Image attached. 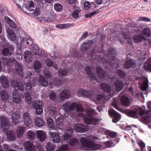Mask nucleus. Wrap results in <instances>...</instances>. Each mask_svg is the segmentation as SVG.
Instances as JSON below:
<instances>
[{"label":"nucleus","instance_id":"obj_2","mask_svg":"<svg viewBox=\"0 0 151 151\" xmlns=\"http://www.w3.org/2000/svg\"><path fill=\"white\" fill-rule=\"evenodd\" d=\"M99 139L96 136H91L89 137H82L79 139V141L83 146V150L86 151H95L100 149H104L106 148L113 147L119 142V141H107L104 142L105 147L102 146L99 143L95 142L96 140Z\"/></svg>","mask_w":151,"mask_h":151},{"label":"nucleus","instance_id":"obj_25","mask_svg":"<svg viewBox=\"0 0 151 151\" xmlns=\"http://www.w3.org/2000/svg\"><path fill=\"white\" fill-rule=\"evenodd\" d=\"M24 58L26 62L30 63L32 61V55L31 52L29 51H27L24 52Z\"/></svg>","mask_w":151,"mask_h":151},{"label":"nucleus","instance_id":"obj_29","mask_svg":"<svg viewBox=\"0 0 151 151\" xmlns=\"http://www.w3.org/2000/svg\"><path fill=\"white\" fill-rule=\"evenodd\" d=\"M121 104L125 107H128L130 104V101L128 97L123 96L119 98Z\"/></svg>","mask_w":151,"mask_h":151},{"label":"nucleus","instance_id":"obj_5","mask_svg":"<svg viewBox=\"0 0 151 151\" xmlns=\"http://www.w3.org/2000/svg\"><path fill=\"white\" fill-rule=\"evenodd\" d=\"M0 118L1 128L4 132L6 133L7 138L9 141H14L15 139V133L13 131H8L10 123L7 121L4 116H0Z\"/></svg>","mask_w":151,"mask_h":151},{"label":"nucleus","instance_id":"obj_54","mask_svg":"<svg viewBox=\"0 0 151 151\" xmlns=\"http://www.w3.org/2000/svg\"><path fill=\"white\" fill-rule=\"evenodd\" d=\"M2 54L3 55L6 56L9 55H11L12 52H10L8 49L5 48L2 50Z\"/></svg>","mask_w":151,"mask_h":151},{"label":"nucleus","instance_id":"obj_13","mask_svg":"<svg viewBox=\"0 0 151 151\" xmlns=\"http://www.w3.org/2000/svg\"><path fill=\"white\" fill-rule=\"evenodd\" d=\"M50 136V139L54 143L61 142L63 140H61V137L59 136L58 133L56 132H49Z\"/></svg>","mask_w":151,"mask_h":151},{"label":"nucleus","instance_id":"obj_53","mask_svg":"<svg viewBox=\"0 0 151 151\" xmlns=\"http://www.w3.org/2000/svg\"><path fill=\"white\" fill-rule=\"evenodd\" d=\"M48 110L49 113L51 116H54L55 115L56 112V108L50 107L48 108Z\"/></svg>","mask_w":151,"mask_h":151},{"label":"nucleus","instance_id":"obj_52","mask_svg":"<svg viewBox=\"0 0 151 151\" xmlns=\"http://www.w3.org/2000/svg\"><path fill=\"white\" fill-rule=\"evenodd\" d=\"M142 33L145 35L147 37H150V31L148 28H145L144 29L142 32Z\"/></svg>","mask_w":151,"mask_h":151},{"label":"nucleus","instance_id":"obj_36","mask_svg":"<svg viewBox=\"0 0 151 151\" xmlns=\"http://www.w3.org/2000/svg\"><path fill=\"white\" fill-rule=\"evenodd\" d=\"M47 123L50 129L55 130L56 129L54 127L55 123L52 119L50 117H48L47 119Z\"/></svg>","mask_w":151,"mask_h":151},{"label":"nucleus","instance_id":"obj_37","mask_svg":"<svg viewBox=\"0 0 151 151\" xmlns=\"http://www.w3.org/2000/svg\"><path fill=\"white\" fill-rule=\"evenodd\" d=\"M0 95L1 99L4 101H6L9 99V95L6 91L5 90H3L1 91Z\"/></svg>","mask_w":151,"mask_h":151},{"label":"nucleus","instance_id":"obj_16","mask_svg":"<svg viewBox=\"0 0 151 151\" xmlns=\"http://www.w3.org/2000/svg\"><path fill=\"white\" fill-rule=\"evenodd\" d=\"M32 82L34 85L39 83H40L44 87H46L48 84L47 81L45 80L43 77L41 76H40L39 81L37 78L35 77L33 79Z\"/></svg>","mask_w":151,"mask_h":151},{"label":"nucleus","instance_id":"obj_33","mask_svg":"<svg viewBox=\"0 0 151 151\" xmlns=\"http://www.w3.org/2000/svg\"><path fill=\"white\" fill-rule=\"evenodd\" d=\"M144 68L146 71L151 72V57L145 63Z\"/></svg>","mask_w":151,"mask_h":151},{"label":"nucleus","instance_id":"obj_43","mask_svg":"<svg viewBox=\"0 0 151 151\" xmlns=\"http://www.w3.org/2000/svg\"><path fill=\"white\" fill-rule=\"evenodd\" d=\"M46 65L49 67L52 66L54 68L58 69L56 64H54L52 60L49 58H47L45 61Z\"/></svg>","mask_w":151,"mask_h":151},{"label":"nucleus","instance_id":"obj_63","mask_svg":"<svg viewBox=\"0 0 151 151\" xmlns=\"http://www.w3.org/2000/svg\"><path fill=\"white\" fill-rule=\"evenodd\" d=\"M68 149V147L67 145H63L59 147L60 151H66Z\"/></svg>","mask_w":151,"mask_h":151},{"label":"nucleus","instance_id":"obj_14","mask_svg":"<svg viewBox=\"0 0 151 151\" xmlns=\"http://www.w3.org/2000/svg\"><path fill=\"white\" fill-rule=\"evenodd\" d=\"M109 113L110 116H114L112 121L114 123H116L119 121L121 118L120 114L114 110L111 109L109 111Z\"/></svg>","mask_w":151,"mask_h":151},{"label":"nucleus","instance_id":"obj_7","mask_svg":"<svg viewBox=\"0 0 151 151\" xmlns=\"http://www.w3.org/2000/svg\"><path fill=\"white\" fill-rule=\"evenodd\" d=\"M4 64L10 65L11 64L15 65V69L17 73L21 77H22L23 75L22 68L21 65L19 63L14 60V58L11 57L9 59L5 60Z\"/></svg>","mask_w":151,"mask_h":151},{"label":"nucleus","instance_id":"obj_35","mask_svg":"<svg viewBox=\"0 0 151 151\" xmlns=\"http://www.w3.org/2000/svg\"><path fill=\"white\" fill-rule=\"evenodd\" d=\"M35 124L37 126L40 127L44 126L45 123L41 118L38 117L35 119Z\"/></svg>","mask_w":151,"mask_h":151},{"label":"nucleus","instance_id":"obj_38","mask_svg":"<svg viewBox=\"0 0 151 151\" xmlns=\"http://www.w3.org/2000/svg\"><path fill=\"white\" fill-rule=\"evenodd\" d=\"M39 48H38V50H35V51H33V52L34 54L35 55H41V56H44L45 57H48L49 56L47 55V53L45 51L43 50H42L40 51V52L39 50Z\"/></svg>","mask_w":151,"mask_h":151},{"label":"nucleus","instance_id":"obj_20","mask_svg":"<svg viewBox=\"0 0 151 151\" xmlns=\"http://www.w3.org/2000/svg\"><path fill=\"white\" fill-rule=\"evenodd\" d=\"M24 145L27 151H36L35 147L32 142L26 141L24 144Z\"/></svg>","mask_w":151,"mask_h":151},{"label":"nucleus","instance_id":"obj_22","mask_svg":"<svg viewBox=\"0 0 151 151\" xmlns=\"http://www.w3.org/2000/svg\"><path fill=\"white\" fill-rule=\"evenodd\" d=\"M23 118L25 126L27 127H29L32 123L31 119L29 114L27 112L24 113L23 114Z\"/></svg>","mask_w":151,"mask_h":151},{"label":"nucleus","instance_id":"obj_46","mask_svg":"<svg viewBox=\"0 0 151 151\" xmlns=\"http://www.w3.org/2000/svg\"><path fill=\"white\" fill-rule=\"evenodd\" d=\"M27 135L28 138L31 140L34 139L35 137V133L31 130H28L27 132Z\"/></svg>","mask_w":151,"mask_h":151},{"label":"nucleus","instance_id":"obj_9","mask_svg":"<svg viewBox=\"0 0 151 151\" xmlns=\"http://www.w3.org/2000/svg\"><path fill=\"white\" fill-rule=\"evenodd\" d=\"M126 32H125L124 30L123 29L122 31V35L123 37H124V38L121 39L120 38V36H118L117 38L119 40L120 42L122 44L124 43V40L125 39L127 40V42L130 45H132V40L131 39L132 36V33L130 32H127V31L126 29L125 30Z\"/></svg>","mask_w":151,"mask_h":151},{"label":"nucleus","instance_id":"obj_11","mask_svg":"<svg viewBox=\"0 0 151 151\" xmlns=\"http://www.w3.org/2000/svg\"><path fill=\"white\" fill-rule=\"evenodd\" d=\"M96 71L98 76L101 81L107 80V78H108V81L111 82L113 81V78L110 77L109 78V76L107 74L105 73L104 71L101 67H97Z\"/></svg>","mask_w":151,"mask_h":151},{"label":"nucleus","instance_id":"obj_23","mask_svg":"<svg viewBox=\"0 0 151 151\" xmlns=\"http://www.w3.org/2000/svg\"><path fill=\"white\" fill-rule=\"evenodd\" d=\"M6 31L7 32L8 38L10 40L14 41L16 40L17 37L13 31L11 29L8 28L6 29Z\"/></svg>","mask_w":151,"mask_h":151},{"label":"nucleus","instance_id":"obj_49","mask_svg":"<svg viewBox=\"0 0 151 151\" xmlns=\"http://www.w3.org/2000/svg\"><path fill=\"white\" fill-rule=\"evenodd\" d=\"M67 74V71H66L65 69H63L62 68H61L60 70L58 72V75L60 77L65 76Z\"/></svg>","mask_w":151,"mask_h":151},{"label":"nucleus","instance_id":"obj_45","mask_svg":"<svg viewBox=\"0 0 151 151\" xmlns=\"http://www.w3.org/2000/svg\"><path fill=\"white\" fill-rule=\"evenodd\" d=\"M56 148L55 146L49 142L47 143L46 147L47 151H54L55 149Z\"/></svg>","mask_w":151,"mask_h":151},{"label":"nucleus","instance_id":"obj_40","mask_svg":"<svg viewBox=\"0 0 151 151\" xmlns=\"http://www.w3.org/2000/svg\"><path fill=\"white\" fill-rule=\"evenodd\" d=\"M145 39L144 37L141 34L135 35L133 37L134 40L135 42H139Z\"/></svg>","mask_w":151,"mask_h":151},{"label":"nucleus","instance_id":"obj_12","mask_svg":"<svg viewBox=\"0 0 151 151\" xmlns=\"http://www.w3.org/2000/svg\"><path fill=\"white\" fill-rule=\"evenodd\" d=\"M41 104V101L40 100H37L33 102V108L35 110V113L37 115H40L43 112L42 107Z\"/></svg>","mask_w":151,"mask_h":151},{"label":"nucleus","instance_id":"obj_31","mask_svg":"<svg viewBox=\"0 0 151 151\" xmlns=\"http://www.w3.org/2000/svg\"><path fill=\"white\" fill-rule=\"evenodd\" d=\"M74 26V24L72 23L59 24L56 25L55 27L58 29H63L68 28Z\"/></svg>","mask_w":151,"mask_h":151},{"label":"nucleus","instance_id":"obj_41","mask_svg":"<svg viewBox=\"0 0 151 151\" xmlns=\"http://www.w3.org/2000/svg\"><path fill=\"white\" fill-rule=\"evenodd\" d=\"M25 131V129L22 127H17V134L18 137H21L23 135Z\"/></svg>","mask_w":151,"mask_h":151},{"label":"nucleus","instance_id":"obj_44","mask_svg":"<svg viewBox=\"0 0 151 151\" xmlns=\"http://www.w3.org/2000/svg\"><path fill=\"white\" fill-rule=\"evenodd\" d=\"M137 53L138 55V56L139 58V60H142L141 61H143L145 58V56H146V53L141 51L140 50H138L137 51Z\"/></svg>","mask_w":151,"mask_h":151},{"label":"nucleus","instance_id":"obj_6","mask_svg":"<svg viewBox=\"0 0 151 151\" xmlns=\"http://www.w3.org/2000/svg\"><path fill=\"white\" fill-rule=\"evenodd\" d=\"M108 51V54H107V56L110 58L109 61L107 60H105L104 59L101 58H99V60L102 62L106 66L107 68L110 69V67H113L114 65V63L115 62L114 60L115 59V56H114L115 52L114 49L113 48L109 49Z\"/></svg>","mask_w":151,"mask_h":151},{"label":"nucleus","instance_id":"obj_48","mask_svg":"<svg viewBox=\"0 0 151 151\" xmlns=\"http://www.w3.org/2000/svg\"><path fill=\"white\" fill-rule=\"evenodd\" d=\"M24 86H25V90L29 92H32V87L29 82L25 83Z\"/></svg>","mask_w":151,"mask_h":151},{"label":"nucleus","instance_id":"obj_17","mask_svg":"<svg viewBox=\"0 0 151 151\" xmlns=\"http://www.w3.org/2000/svg\"><path fill=\"white\" fill-rule=\"evenodd\" d=\"M136 63L135 60L130 58H127L124 63V67L127 68H134Z\"/></svg>","mask_w":151,"mask_h":151},{"label":"nucleus","instance_id":"obj_59","mask_svg":"<svg viewBox=\"0 0 151 151\" xmlns=\"http://www.w3.org/2000/svg\"><path fill=\"white\" fill-rule=\"evenodd\" d=\"M64 121V119L62 117H58L56 120V124L58 125H60Z\"/></svg>","mask_w":151,"mask_h":151},{"label":"nucleus","instance_id":"obj_24","mask_svg":"<svg viewBox=\"0 0 151 151\" xmlns=\"http://www.w3.org/2000/svg\"><path fill=\"white\" fill-rule=\"evenodd\" d=\"M0 82L2 86L4 88H7L9 87V81L6 76H1L0 78Z\"/></svg>","mask_w":151,"mask_h":151},{"label":"nucleus","instance_id":"obj_42","mask_svg":"<svg viewBox=\"0 0 151 151\" xmlns=\"http://www.w3.org/2000/svg\"><path fill=\"white\" fill-rule=\"evenodd\" d=\"M5 19L6 21L12 27L14 28H16L17 25L11 19L7 17H5Z\"/></svg>","mask_w":151,"mask_h":151},{"label":"nucleus","instance_id":"obj_3","mask_svg":"<svg viewBox=\"0 0 151 151\" xmlns=\"http://www.w3.org/2000/svg\"><path fill=\"white\" fill-rule=\"evenodd\" d=\"M114 85V88H111L109 86L106 84L101 83V89L107 93V95L104 96L103 95H98L96 97V101H95L97 104H101L102 106H104V103L106 101V96H112L113 95L116 93V92H119L123 88L124 86V83L120 80H117L115 81Z\"/></svg>","mask_w":151,"mask_h":151},{"label":"nucleus","instance_id":"obj_27","mask_svg":"<svg viewBox=\"0 0 151 151\" xmlns=\"http://www.w3.org/2000/svg\"><path fill=\"white\" fill-rule=\"evenodd\" d=\"M92 44V41H86L81 45V49L83 51H85L88 49H89Z\"/></svg>","mask_w":151,"mask_h":151},{"label":"nucleus","instance_id":"obj_26","mask_svg":"<svg viewBox=\"0 0 151 151\" xmlns=\"http://www.w3.org/2000/svg\"><path fill=\"white\" fill-rule=\"evenodd\" d=\"M36 5H35L32 1H29L27 2V4L24 6V7L28 11H32L34 10L36 8Z\"/></svg>","mask_w":151,"mask_h":151},{"label":"nucleus","instance_id":"obj_61","mask_svg":"<svg viewBox=\"0 0 151 151\" xmlns=\"http://www.w3.org/2000/svg\"><path fill=\"white\" fill-rule=\"evenodd\" d=\"M150 19L149 18H148L145 17H139L137 19V21H150Z\"/></svg>","mask_w":151,"mask_h":151},{"label":"nucleus","instance_id":"obj_55","mask_svg":"<svg viewBox=\"0 0 151 151\" xmlns=\"http://www.w3.org/2000/svg\"><path fill=\"white\" fill-rule=\"evenodd\" d=\"M54 9L57 12L61 11L63 9L62 5L60 4H56L54 5Z\"/></svg>","mask_w":151,"mask_h":151},{"label":"nucleus","instance_id":"obj_15","mask_svg":"<svg viewBox=\"0 0 151 151\" xmlns=\"http://www.w3.org/2000/svg\"><path fill=\"white\" fill-rule=\"evenodd\" d=\"M74 128L76 132L78 133H84L88 131L87 127L81 124H76Z\"/></svg>","mask_w":151,"mask_h":151},{"label":"nucleus","instance_id":"obj_10","mask_svg":"<svg viewBox=\"0 0 151 151\" xmlns=\"http://www.w3.org/2000/svg\"><path fill=\"white\" fill-rule=\"evenodd\" d=\"M136 80H139V84L142 90L145 91L147 89L148 86V81L147 76H142L140 78L137 77H136Z\"/></svg>","mask_w":151,"mask_h":151},{"label":"nucleus","instance_id":"obj_32","mask_svg":"<svg viewBox=\"0 0 151 151\" xmlns=\"http://www.w3.org/2000/svg\"><path fill=\"white\" fill-rule=\"evenodd\" d=\"M85 70L87 74L92 80H95L96 81L98 82V79L95 77L94 74L91 71V69L89 66L86 67L85 69Z\"/></svg>","mask_w":151,"mask_h":151},{"label":"nucleus","instance_id":"obj_8","mask_svg":"<svg viewBox=\"0 0 151 151\" xmlns=\"http://www.w3.org/2000/svg\"><path fill=\"white\" fill-rule=\"evenodd\" d=\"M21 43L23 45H27L33 51L36 50H38V47L34 44L33 40L29 37H28L27 40H26L24 38H22Z\"/></svg>","mask_w":151,"mask_h":151},{"label":"nucleus","instance_id":"obj_47","mask_svg":"<svg viewBox=\"0 0 151 151\" xmlns=\"http://www.w3.org/2000/svg\"><path fill=\"white\" fill-rule=\"evenodd\" d=\"M41 63L37 60H36L35 62V63L34 65V68L37 72H38L37 70H38L41 68Z\"/></svg>","mask_w":151,"mask_h":151},{"label":"nucleus","instance_id":"obj_50","mask_svg":"<svg viewBox=\"0 0 151 151\" xmlns=\"http://www.w3.org/2000/svg\"><path fill=\"white\" fill-rule=\"evenodd\" d=\"M72 137V135L71 134L68 133L67 132H65L63 136L61 137L62 139L61 140H63V142L64 140H68L69 139Z\"/></svg>","mask_w":151,"mask_h":151},{"label":"nucleus","instance_id":"obj_62","mask_svg":"<svg viewBox=\"0 0 151 151\" xmlns=\"http://www.w3.org/2000/svg\"><path fill=\"white\" fill-rule=\"evenodd\" d=\"M99 12V11L98 10H96L94 12H93L90 14H86L85 15V17H91L93 15L96 14Z\"/></svg>","mask_w":151,"mask_h":151},{"label":"nucleus","instance_id":"obj_34","mask_svg":"<svg viewBox=\"0 0 151 151\" xmlns=\"http://www.w3.org/2000/svg\"><path fill=\"white\" fill-rule=\"evenodd\" d=\"M13 99L14 102L18 104L21 101V99L19 95L16 91L13 93Z\"/></svg>","mask_w":151,"mask_h":151},{"label":"nucleus","instance_id":"obj_51","mask_svg":"<svg viewBox=\"0 0 151 151\" xmlns=\"http://www.w3.org/2000/svg\"><path fill=\"white\" fill-rule=\"evenodd\" d=\"M25 101L28 104H29L31 102L32 99L31 96L28 93H25Z\"/></svg>","mask_w":151,"mask_h":151},{"label":"nucleus","instance_id":"obj_18","mask_svg":"<svg viewBox=\"0 0 151 151\" xmlns=\"http://www.w3.org/2000/svg\"><path fill=\"white\" fill-rule=\"evenodd\" d=\"M78 94L80 96H85L91 99L92 98L93 95L92 91H88L81 88L79 90Z\"/></svg>","mask_w":151,"mask_h":151},{"label":"nucleus","instance_id":"obj_19","mask_svg":"<svg viewBox=\"0 0 151 151\" xmlns=\"http://www.w3.org/2000/svg\"><path fill=\"white\" fill-rule=\"evenodd\" d=\"M11 84L12 87L16 91L19 90L21 91H23L24 90L23 84L21 83H19L16 81H13L12 82Z\"/></svg>","mask_w":151,"mask_h":151},{"label":"nucleus","instance_id":"obj_58","mask_svg":"<svg viewBox=\"0 0 151 151\" xmlns=\"http://www.w3.org/2000/svg\"><path fill=\"white\" fill-rule=\"evenodd\" d=\"M44 75L46 78L49 79L52 78V75L51 73L47 70L45 69L44 70Z\"/></svg>","mask_w":151,"mask_h":151},{"label":"nucleus","instance_id":"obj_64","mask_svg":"<svg viewBox=\"0 0 151 151\" xmlns=\"http://www.w3.org/2000/svg\"><path fill=\"white\" fill-rule=\"evenodd\" d=\"M117 73L121 78H124L126 76L125 73L121 70H118Z\"/></svg>","mask_w":151,"mask_h":151},{"label":"nucleus","instance_id":"obj_56","mask_svg":"<svg viewBox=\"0 0 151 151\" xmlns=\"http://www.w3.org/2000/svg\"><path fill=\"white\" fill-rule=\"evenodd\" d=\"M105 133L111 138H114L117 136V134L114 132H111L110 131H106Z\"/></svg>","mask_w":151,"mask_h":151},{"label":"nucleus","instance_id":"obj_28","mask_svg":"<svg viewBox=\"0 0 151 151\" xmlns=\"http://www.w3.org/2000/svg\"><path fill=\"white\" fill-rule=\"evenodd\" d=\"M20 119V116L17 111H16L12 116V119L13 123L16 125L18 124Z\"/></svg>","mask_w":151,"mask_h":151},{"label":"nucleus","instance_id":"obj_39","mask_svg":"<svg viewBox=\"0 0 151 151\" xmlns=\"http://www.w3.org/2000/svg\"><path fill=\"white\" fill-rule=\"evenodd\" d=\"M69 143L72 147H77L79 144V140L76 138H73L70 139Z\"/></svg>","mask_w":151,"mask_h":151},{"label":"nucleus","instance_id":"obj_60","mask_svg":"<svg viewBox=\"0 0 151 151\" xmlns=\"http://www.w3.org/2000/svg\"><path fill=\"white\" fill-rule=\"evenodd\" d=\"M80 11L78 9L74 10L73 12L72 16L73 18H76L79 17V13Z\"/></svg>","mask_w":151,"mask_h":151},{"label":"nucleus","instance_id":"obj_21","mask_svg":"<svg viewBox=\"0 0 151 151\" xmlns=\"http://www.w3.org/2000/svg\"><path fill=\"white\" fill-rule=\"evenodd\" d=\"M70 95V93L68 89H64L59 95L60 99L63 101L68 98Z\"/></svg>","mask_w":151,"mask_h":151},{"label":"nucleus","instance_id":"obj_30","mask_svg":"<svg viewBox=\"0 0 151 151\" xmlns=\"http://www.w3.org/2000/svg\"><path fill=\"white\" fill-rule=\"evenodd\" d=\"M37 137L41 141H43L46 139V135L45 132L42 130H37Z\"/></svg>","mask_w":151,"mask_h":151},{"label":"nucleus","instance_id":"obj_4","mask_svg":"<svg viewBox=\"0 0 151 151\" xmlns=\"http://www.w3.org/2000/svg\"><path fill=\"white\" fill-rule=\"evenodd\" d=\"M137 113L142 116L141 119L143 121L147 123L151 122V114H149L148 111H145L141 108H138L135 111H129L127 112V114L129 116L136 118Z\"/></svg>","mask_w":151,"mask_h":151},{"label":"nucleus","instance_id":"obj_57","mask_svg":"<svg viewBox=\"0 0 151 151\" xmlns=\"http://www.w3.org/2000/svg\"><path fill=\"white\" fill-rule=\"evenodd\" d=\"M34 10V15L35 17L37 18L40 14V9L39 8L36 7Z\"/></svg>","mask_w":151,"mask_h":151},{"label":"nucleus","instance_id":"obj_1","mask_svg":"<svg viewBox=\"0 0 151 151\" xmlns=\"http://www.w3.org/2000/svg\"><path fill=\"white\" fill-rule=\"evenodd\" d=\"M63 107L65 111L63 116L64 118L69 117L73 118L76 117V116H78L82 117L85 123L93 125L97 124L100 121L99 119L90 117L96 114L95 111L92 108L86 109V112L88 116L86 117L83 113L84 109L80 104H77L75 103H72L70 104L68 102L64 104Z\"/></svg>","mask_w":151,"mask_h":151}]
</instances>
